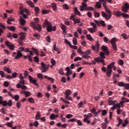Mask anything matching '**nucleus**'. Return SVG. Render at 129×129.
Here are the masks:
<instances>
[{
  "label": "nucleus",
  "instance_id": "1",
  "mask_svg": "<svg viewBox=\"0 0 129 129\" xmlns=\"http://www.w3.org/2000/svg\"><path fill=\"white\" fill-rule=\"evenodd\" d=\"M43 27L44 28H47V32H51V31L55 32L56 31V26H53L52 27V23L47 19L45 20L43 24Z\"/></svg>",
  "mask_w": 129,
  "mask_h": 129
},
{
  "label": "nucleus",
  "instance_id": "2",
  "mask_svg": "<svg viewBox=\"0 0 129 129\" xmlns=\"http://www.w3.org/2000/svg\"><path fill=\"white\" fill-rule=\"evenodd\" d=\"M105 9V11L106 12V13H108V14H106V13H105L104 11H102L101 12V15H102V17L103 18H104L106 20V21H108V20H109V19H110L111 18V11H110L107 7H106Z\"/></svg>",
  "mask_w": 129,
  "mask_h": 129
},
{
  "label": "nucleus",
  "instance_id": "3",
  "mask_svg": "<svg viewBox=\"0 0 129 129\" xmlns=\"http://www.w3.org/2000/svg\"><path fill=\"white\" fill-rule=\"evenodd\" d=\"M100 57H97L95 58V61H96L97 63H99L101 62L102 65L105 66V62H104V60L103 59H105V54L103 52H101L100 53Z\"/></svg>",
  "mask_w": 129,
  "mask_h": 129
},
{
  "label": "nucleus",
  "instance_id": "4",
  "mask_svg": "<svg viewBox=\"0 0 129 129\" xmlns=\"http://www.w3.org/2000/svg\"><path fill=\"white\" fill-rule=\"evenodd\" d=\"M82 55L83 58H85V59H88V58H91L89 55L91 54V50L90 49H88L86 51H84Z\"/></svg>",
  "mask_w": 129,
  "mask_h": 129
},
{
  "label": "nucleus",
  "instance_id": "5",
  "mask_svg": "<svg viewBox=\"0 0 129 129\" xmlns=\"http://www.w3.org/2000/svg\"><path fill=\"white\" fill-rule=\"evenodd\" d=\"M28 79L30 83L34 84V85H36V86H38V85H39V84L37 83V79H34L31 76H28Z\"/></svg>",
  "mask_w": 129,
  "mask_h": 129
},
{
  "label": "nucleus",
  "instance_id": "6",
  "mask_svg": "<svg viewBox=\"0 0 129 129\" xmlns=\"http://www.w3.org/2000/svg\"><path fill=\"white\" fill-rule=\"evenodd\" d=\"M41 68H42V73H45L48 69H49V66L48 64L46 65L44 62H41Z\"/></svg>",
  "mask_w": 129,
  "mask_h": 129
},
{
  "label": "nucleus",
  "instance_id": "7",
  "mask_svg": "<svg viewBox=\"0 0 129 129\" xmlns=\"http://www.w3.org/2000/svg\"><path fill=\"white\" fill-rule=\"evenodd\" d=\"M111 73H112V69H111L110 66H108L106 71V75L107 77H110V76H111Z\"/></svg>",
  "mask_w": 129,
  "mask_h": 129
},
{
  "label": "nucleus",
  "instance_id": "8",
  "mask_svg": "<svg viewBox=\"0 0 129 129\" xmlns=\"http://www.w3.org/2000/svg\"><path fill=\"white\" fill-rule=\"evenodd\" d=\"M108 47L105 45H103L102 46V51H103V52L105 53V54L107 56H108V55H109L110 54L109 51H108Z\"/></svg>",
  "mask_w": 129,
  "mask_h": 129
},
{
  "label": "nucleus",
  "instance_id": "9",
  "mask_svg": "<svg viewBox=\"0 0 129 129\" xmlns=\"http://www.w3.org/2000/svg\"><path fill=\"white\" fill-rule=\"evenodd\" d=\"M20 14L23 15L24 13H26V14H27V15H29V11L27 10L26 9H24V7L23 6H21L19 8Z\"/></svg>",
  "mask_w": 129,
  "mask_h": 129
},
{
  "label": "nucleus",
  "instance_id": "10",
  "mask_svg": "<svg viewBox=\"0 0 129 129\" xmlns=\"http://www.w3.org/2000/svg\"><path fill=\"white\" fill-rule=\"evenodd\" d=\"M5 44L7 47L10 48V50H14L15 49V45L11 44V42H9V41H6Z\"/></svg>",
  "mask_w": 129,
  "mask_h": 129
},
{
  "label": "nucleus",
  "instance_id": "11",
  "mask_svg": "<svg viewBox=\"0 0 129 129\" xmlns=\"http://www.w3.org/2000/svg\"><path fill=\"white\" fill-rule=\"evenodd\" d=\"M92 50L94 51H96V52H99V44L98 42H97L96 44V46L94 45L92 46Z\"/></svg>",
  "mask_w": 129,
  "mask_h": 129
},
{
  "label": "nucleus",
  "instance_id": "12",
  "mask_svg": "<svg viewBox=\"0 0 129 129\" xmlns=\"http://www.w3.org/2000/svg\"><path fill=\"white\" fill-rule=\"evenodd\" d=\"M21 57H23V53L21 52V50H18L17 51V54L16 56H15V59H20Z\"/></svg>",
  "mask_w": 129,
  "mask_h": 129
},
{
  "label": "nucleus",
  "instance_id": "13",
  "mask_svg": "<svg viewBox=\"0 0 129 129\" xmlns=\"http://www.w3.org/2000/svg\"><path fill=\"white\" fill-rule=\"evenodd\" d=\"M17 88H22V89H27V86H25V84L21 85V84L19 83L17 84L16 86Z\"/></svg>",
  "mask_w": 129,
  "mask_h": 129
},
{
  "label": "nucleus",
  "instance_id": "14",
  "mask_svg": "<svg viewBox=\"0 0 129 129\" xmlns=\"http://www.w3.org/2000/svg\"><path fill=\"white\" fill-rule=\"evenodd\" d=\"M114 16H116V17H118V18H120V17H121L122 16V12L120 11H116L114 13Z\"/></svg>",
  "mask_w": 129,
  "mask_h": 129
},
{
  "label": "nucleus",
  "instance_id": "15",
  "mask_svg": "<svg viewBox=\"0 0 129 129\" xmlns=\"http://www.w3.org/2000/svg\"><path fill=\"white\" fill-rule=\"evenodd\" d=\"M50 7L51 8H52L53 11H54V12H56V11H57V4L55 3H51L50 4Z\"/></svg>",
  "mask_w": 129,
  "mask_h": 129
},
{
  "label": "nucleus",
  "instance_id": "16",
  "mask_svg": "<svg viewBox=\"0 0 129 129\" xmlns=\"http://www.w3.org/2000/svg\"><path fill=\"white\" fill-rule=\"evenodd\" d=\"M19 21L20 22L21 25H22V26H24V25H25V23H26V20L25 19H23V17L20 16Z\"/></svg>",
  "mask_w": 129,
  "mask_h": 129
},
{
  "label": "nucleus",
  "instance_id": "17",
  "mask_svg": "<svg viewBox=\"0 0 129 129\" xmlns=\"http://www.w3.org/2000/svg\"><path fill=\"white\" fill-rule=\"evenodd\" d=\"M61 26V30H63V32L64 34V35H66V26H65V25L63 24H60Z\"/></svg>",
  "mask_w": 129,
  "mask_h": 129
},
{
  "label": "nucleus",
  "instance_id": "18",
  "mask_svg": "<svg viewBox=\"0 0 129 129\" xmlns=\"http://www.w3.org/2000/svg\"><path fill=\"white\" fill-rule=\"evenodd\" d=\"M110 99H111V98H109L108 101L109 105H114L115 103H116V101L115 100L111 101L110 100Z\"/></svg>",
  "mask_w": 129,
  "mask_h": 129
},
{
  "label": "nucleus",
  "instance_id": "19",
  "mask_svg": "<svg viewBox=\"0 0 129 129\" xmlns=\"http://www.w3.org/2000/svg\"><path fill=\"white\" fill-rule=\"evenodd\" d=\"M44 78H45V79H48V80H49L50 82H51V83H54V80L53 78H50L47 76H44Z\"/></svg>",
  "mask_w": 129,
  "mask_h": 129
},
{
  "label": "nucleus",
  "instance_id": "20",
  "mask_svg": "<svg viewBox=\"0 0 129 129\" xmlns=\"http://www.w3.org/2000/svg\"><path fill=\"white\" fill-rule=\"evenodd\" d=\"M24 34L25 33L23 32H21L20 33V35H21V36H20V37L19 38L20 41H24V40H25V36Z\"/></svg>",
  "mask_w": 129,
  "mask_h": 129
},
{
  "label": "nucleus",
  "instance_id": "21",
  "mask_svg": "<svg viewBox=\"0 0 129 129\" xmlns=\"http://www.w3.org/2000/svg\"><path fill=\"white\" fill-rule=\"evenodd\" d=\"M40 118H41V113H40V111H38L35 115V119L38 120L40 119Z\"/></svg>",
  "mask_w": 129,
  "mask_h": 129
},
{
  "label": "nucleus",
  "instance_id": "22",
  "mask_svg": "<svg viewBox=\"0 0 129 129\" xmlns=\"http://www.w3.org/2000/svg\"><path fill=\"white\" fill-rule=\"evenodd\" d=\"M114 64H115V62H112L110 64L108 65V66H110L111 68V69H113V70L115 71V69H116V68L115 66H114Z\"/></svg>",
  "mask_w": 129,
  "mask_h": 129
},
{
  "label": "nucleus",
  "instance_id": "23",
  "mask_svg": "<svg viewBox=\"0 0 129 129\" xmlns=\"http://www.w3.org/2000/svg\"><path fill=\"white\" fill-rule=\"evenodd\" d=\"M73 21L74 25H76V24H79L81 22L80 19L74 18Z\"/></svg>",
  "mask_w": 129,
  "mask_h": 129
},
{
  "label": "nucleus",
  "instance_id": "24",
  "mask_svg": "<svg viewBox=\"0 0 129 129\" xmlns=\"http://www.w3.org/2000/svg\"><path fill=\"white\" fill-rule=\"evenodd\" d=\"M21 93H24L25 97H29L30 95H31V93L29 91L26 92V91H22L21 92Z\"/></svg>",
  "mask_w": 129,
  "mask_h": 129
},
{
  "label": "nucleus",
  "instance_id": "25",
  "mask_svg": "<svg viewBox=\"0 0 129 129\" xmlns=\"http://www.w3.org/2000/svg\"><path fill=\"white\" fill-rule=\"evenodd\" d=\"M36 29H34V30H37L38 32H41L42 30V26L40 24H36Z\"/></svg>",
  "mask_w": 129,
  "mask_h": 129
},
{
  "label": "nucleus",
  "instance_id": "26",
  "mask_svg": "<svg viewBox=\"0 0 129 129\" xmlns=\"http://www.w3.org/2000/svg\"><path fill=\"white\" fill-rule=\"evenodd\" d=\"M110 42L112 45H116V38L113 37Z\"/></svg>",
  "mask_w": 129,
  "mask_h": 129
},
{
  "label": "nucleus",
  "instance_id": "27",
  "mask_svg": "<svg viewBox=\"0 0 129 129\" xmlns=\"http://www.w3.org/2000/svg\"><path fill=\"white\" fill-rule=\"evenodd\" d=\"M34 11L36 16H37V15H39V13H40V9L39 8V7H35L34 9Z\"/></svg>",
  "mask_w": 129,
  "mask_h": 129
},
{
  "label": "nucleus",
  "instance_id": "28",
  "mask_svg": "<svg viewBox=\"0 0 129 129\" xmlns=\"http://www.w3.org/2000/svg\"><path fill=\"white\" fill-rule=\"evenodd\" d=\"M74 13L76 15H78L79 16H81V14H80V12L78 11L77 7L75 8Z\"/></svg>",
  "mask_w": 129,
  "mask_h": 129
},
{
  "label": "nucleus",
  "instance_id": "29",
  "mask_svg": "<svg viewBox=\"0 0 129 129\" xmlns=\"http://www.w3.org/2000/svg\"><path fill=\"white\" fill-rule=\"evenodd\" d=\"M7 28L10 31H13V32L16 31V28L15 26H7Z\"/></svg>",
  "mask_w": 129,
  "mask_h": 129
},
{
  "label": "nucleus",
  "instance_id": "30",
  "mask_svg": "<svg viewBox=\"0 0 129 129\" xmlns=\"http://www.w3.org/2000/svg\"><path fill=\"white\" fill-rule=\"evenodd\" d=\"M117 119L118 120V123L117 126H119L120 124H122V120H121V119H120V118H119L118 116L117 117Z\"/></svg>",
  "mask_w": 129,
  "mask_h": 129
},
{
  "label": "nucleus",
  "instance_id": "31",
  "mask_svg": "<svg viewBox=\"0 0 129 129\" xmlns=\"http://www.w3.org/2000/svg\"><path fill=\"white\" fill-rule=\"evenodd\" d=\"M71 93V90L68 89L66 91L64 94L66 96H69Z\"/></svg>",
  "mask_w": 129,
  "mask_h": 129
},
{
  "label": "nucleus",
  "instance_id": "32",
  "mask_svg": "<svg viewBox=\"0 0 129 129\" xmlns=\"http://www.w3.org/2000/svg\"><path fill=\"white\" fill-rule=\"evenodd\" d=\"M121 10L123 13H127L128 12V9L126 8V7H124V6H123L121 8Z\"/></svg>",
  "mask_w": 129,
  "mask_h": 129
},
{
  "label": "nucleus",
  "instance_id": "33",
  "mask_svg": "<svg viewBox=\"0 0 129 129\" xmlns=\"http://www.w3.org/2000/svg\"><path fill=\"white\" fill-rule=\"evenodd\" d=\"M4 71H6L8 73H12V70L10 68H8L7 67H5L4 68Z\"/></svg>",
  "mask_w": 129,
  "mask_h": 129
},
{
  "label": "nucleus",
  "instance_id": "34",
  "mask_svg": "<svg viewBox=\"0 0 129 129\" xmlns=\"http://www.w3.org/2000/svg\"><path fill=\"white\" fill-rule=\"evenodd\" d=\"M96 7L98 9H101V3L100 2H98L96 3Z\"/></svg>",
  "mask_w": 129,
  "mask_h": 129
},
{
  "label": "nucleus",
  "instance_id": "35",
  "mask_svg": "<svg viewBox=\"0 0 129 129\" xmlns=\"http://www.w3.org/2000/svg\"><path fill=\"white\" fill-rule=\"evenodd\" d=\"M84 117H85V118H87V119H88V118H89L90 117H92V114L90 113H88L87 115L85 114Z\"/></svg>",
  "mask_w": 129,
  "mask_h": 129
},
{
  "label": "nucleus",
  "instance_id": "36",
  "mask_svg": "<svg viewBox=\"0 0 129 129\" xmlns=\"http://www.w3.org/2000/svg\"><path fill=\"white\" fill-rule=\"evenodd\" d=\"M0 104H2V105H3V106H6L7 105H8V102H7L6 100L5 101H3L2 102H0Z\"/></svg>",
  "mask_w": 129,
  "mask_h": 129
},
{
  "label": "nucleus",
  "instance_id": "37",
  "mask_svg": "<svg viewBox=\"0 0 129 129\" xmlns=\"http://www.w3.org/2000/svg\"><path fill=\"white\" fill-rule=\"evenodd\" d=\"M27 3L30 7H31V8H34L35 7V5L32 1H27Z\"/></svg>",
  "mask_w": 129,
  "mask_h": 129
},
{
  "label": "nucleus",
  "instance_id": "38",
  "mask_svg": "<svg viewBox=\"0 0 129 129\" xmlns=\"http://www.w3.org/2000/svg\"><path fill=\"white\" fill-rule=\"evenodd\" d=\"M100 24L102 26V27H105L106 26V24H105V22L103 20H100Z\"/></svg>",
  "mask_w": 129,
  "mask_h": 129
},
{
  "label": "nucleus",
  "instance_id": "39",
  "mask_svg": "<svg viewBox=\"0 0 129 129\" xmlns=\"http://www.w3.org/2000/svg\"><path fill=\"white\" fill-rule=\"evenodd\" d=\"M30 25H31V27H32V28H33V29H37V26H36V23H35V22H31Z\"/></svg>",
  "mask_w": 129,
  "mask_h": 129
},
{
  "label": "nucleus",
  "instance_id": "40",
  "mask_svg": "<svg viewBox=\"0 0 129 129\" xmlns=\"http://www.w3.org/2000/svg\"><path fill=\"white\" fill-rule=\"evenodd\" d=\"M86 11H94V8H92V7H87L85 9Z\"/></svg>",
  "mask_w": 129,
  "mask_h": 129
},
{
  "label": "nucleus",
  "instance_id": "41",
  "mask_svg": "<svg viewBox=\"0 0 129 129\" xmlns=\"http://www.w3.org/2000/svg\"><path fill=\"white\" fill-rule=\"evenodd\" d=\"M94 17L95 18H99L100 17V14H99L98 12L95 11L94 12Z\"/></svg>",
  "mask_w": 129,
  "mask_h": 129
},
{
  "label": "nucleus",
  "instance_id": "42",
  "mask_svg": "<svg viewBox=\"0 0 129 129\" xmlns=\"http://www.w3.org/2000/svg\"><path fill=\"white\" fill-rule=\"evenodd\" d=\"M107 127V124L105 122L102 123V129H106Z\"/></svg>",
  "mask_w": 129,
  "mask_h": 129
},
{
  "label": "nucleus",
  "instance_id": "43",
  "mask_svg": "<svg viewBox=\"0 0 129 129\" xmlns=\"http://www.w3.org/2000/svg\"><path fill=\"white\" fill-rule=\"evenodd\" d=\"M88 30L89 32H90V33H94L95 32V31H96L95 29L92 28H88Z\"/></svg>",
  "mask_w": 129,
  "mask_h": 129
},
{
  "label": "nucleus",
  "instance_id": "44",
  "mask_svg": "<svg viewBox=\"0 0 129 129\" xmlns=\"http://www.w3.org/2000/svg\"><path fill=\"white\" fill-rule=\"evenodd\" d=\"M13 99H15L16 101L19 100V98H20V96L16 95L13 97Z\"/></svg>",
  "mask_w": 129,
  "mask_h": 129
},
{
  "label": "nucleus",
  "instance_id": "45",
  "mask_svg": "<svg viewBox=\"0 0 129 129\" xmlns=\"http://www.w3.org/2000/svg\"><path fill=\"white\" fill-rule=\"evenodd\" d=\"M33 37H34V38H36L37 40H39V39H40V37H41V36L38 34L35 33L33 35Z\"/></svg>",
  "mask_w": 129,
  "mask_h": 129
},
{
  "label": "nucleus",
  "instance_id": "46",
  "mask_svg": "<svg viewBox=\"0 0 129 129\" xmlns=\"http://www.w3.org/2000/svg\"><path fill=\"white\" fill-rule=\"evenodd\" d=\"M28 100L31 103H35V100L33 98H29Z\"/></svg>",
  "mask_w": 129,
  "mask_h": 129
},
{
  "label": "nucleus",
  "instance_id": "47",
  "mask_svg": "<svg viewBox=\"0 0 129 129\" xmlns=\"http://www.w3.org/2000/svg\"><path fill=\"white\" fill-rule=\"evenodd\" d=\"M118 86L123 87V86H124L125 85V84L122 82H120L118 83Z\"/></svg>",
  "mask_w": 129,
  "mask_h": 129
},
{
  "label": "nucleus",
  "instance_id": "48",
  "mask_svg": "<svg viewBox=\"0 0 129 129\" xmlns=\"http://www.w3.org/2000/svg\"><path fill=\"white\" fill-rule=\"evenodd\" d=\"M122 16L123 17V18H125L126 19L129 18V15L128 14L123 13H122Z\"/></svg>",
  "mask_w": 129,
  "mask_h": 129
},
{
  "label": "nucleus",
  "instance_id": "49",
  "mask_svg": "<svg viewBox=\"0 0 129 129\" xmlns=\"http://www.w3.org/2000/svg\"><path fill=\"white\" fill-rule=\"evenodd\" d=\"M121 99L124 102H129V99L123 97L121 98Z\"/></svg>",
  "mask_w": 129,
  "mask_h": 129
},
{
  "label": "nucleus",
  "instance_id": "50",
  "mask_svg": "<svg viewBox=\"0 0 129 129\" xmlns=\"http://www.w3.org/2000/svg\"><path fill=\"white\" fill-rule=\"evenodd\" d=\"M53 49L54 51H56V52H58L59 51V48L56 47V43H54L53 47Z\"/></svg>",
  "mask_w": 129,
  "mask_h": 129
},
{
  "label": "nucleus",
  "instance_id": "51",
  "mask_svg": "<svg viewBox=\"0 0 129 129\" xmlns=\"http://www.w3.org/2000/svg\"><path fill=\"white\" fill-rule=\"evenodd\" d=\"M90 25L91 26H93L94 29H95V30H96V29H97V26H96V24H95L94 23L91 22L90 23Z\"/></svg>",
  "mask_w": 129,
  "mask_h": 129
},
{
  "label": "nucleus",
  "instance_id": "52",
  "mask_svg": "<svg viewBox=\"0 0 129 129\" xmlns=\"http://www.w3.org/2000/svg\"><path fill=\"white\" fill-rule=\"evenodd\" d=\"M37 77L42 80L43 79V75L42 74H37Z\"/></svg>",
  "mask_w": 129,
  "mask_h": 129
},
{
  "label": "nucleus",
  "instance_id": "53",
  "mask_svg": "<svg viewBox=\"0 0 129 129\" xmlns=\"http://www.w3.org/2000/svg\"><path fill=\"white\" fill-rule=\"evenodd\" d=\"M51 64H52L53 66H56V61H55V60H54V59H53V58L51 59Z\"/></svg>",
  "mask_w": 129,
  "mask_h": 129
},
{
  "label": "nucleus",
  "instance_id": "54",
  "mask_svg": "<svg viewBox=\"0 0 129 129\" xmlns=\"http://www.w3.org/2000/svg\"><path fill=\"white\" fill-rule=\"evenodd\" d=\"M87 38L88 40H89L90 41H92L93 40V39H92V37H91V36L89 34L87 35Z\"/></svg>",
  "mask_w": 129,
  "mask_h": 129
},
{
  "label": "nucleus",
  "instance_id": "55",
  "mask_svg": "<svg viewBox=\"0 0 129 129\" xmlns=\"http://www.w3.org/2000/svg\"><path fill=\"white\" fill-rule=\"evenodd\" d=\"M73 43L74 45H77V39H76V38H73Z\"/></svg>",
  "mask_w": 129,
  "mask_h": 129
},
{
  "label": "nucleus",
  "instance_id": "56",
  "mask_svg": "<svg viewBox=\"0 0 129 129\" xmlns=\"http://www.w3.org/2000/svg\"><path fill=\"white\" fill-rule=\"evenodd\" d=\"M118 63L119 65L122 66V65H123V60H122V59H119L118 61Z\"/></svg>",
  "mask_w": 129,
  "mask_h": 129
},
{
  "label": "nucleus",
  "instance_id": "57",
  "mask_svg": "<svg viewBox=\"0 0 129 129\" xmlns=\"http://www.w3.org/2000/svg\"><path fill=\"white\" fill-rule=\"evenodd\" d=\"M59 73L60 74V75H64L65 74L64 73V71H63V69H60L59 70Z\"/></svg>",
  "mask_w": 129,
  "mask_h": 129
},
{
  "label": "nucleus",
  "instance_id": "58",
  "mask_svg": "<svg viewBox=\"0 0 129 129\" xmlns=\"http://www.w3.org/2000/svg\"><path fill=\"white\" fill-rule=\"evenodd\" d=\"M62 8H63L65 10H69V7H68V5L67 4H64L62 5Z\"/></svg>",
  "mask_w": 129,
  "mask_h": 129
},
{
  "label": "nucleus",
  "instance_id": "59",
  "mask_svg": "<svg viewBox=\"0 0 129 129\" xmlns=\"http://www.w3.org/2000/svg\"><path fill=\"white\" fill-rule=\"evenodd\" d=\"M72 74V71H70L69 72H67L66 74V76H67L68 77H69V76H70L71 74Z\"/></svg>",
  "mask_w": 129,
  "mask_h": 129
},
{
  "label": "nucleus",
  "instance_id": "60",
  "mask_svg": "<svg viewBox=\"0 0 129 129\" xmlns=\"http://www.w3.org/2000/svg\"><path fill=\"white\" fill-rule=\"evenodd\" d=\"M48 13H49V11H48V10H42V14L43 15H46V14H48Z\"/></svg>",
  "mask_w": 129,
  "mask_h": 129
},
{
  "label": "nucleus",
  "instance_id": "61",
  "mask_svg": "<svg viewBox=\"0 0 129 129\" xmlns=\"http://www.w3.org/2000/svg\"><path fill=\"white\" fill-rule=\"evenodd\" d=\"M18 75V74L17 73H13L12 74V78H17V76Z\"/></svg>",
  "mask_w": 129,
  "mask_h": 129
},
{
  "label": "nucleus",
  "instance_id": "62",
  "mask_svg": "<svg viewBox=\"0 0 129 129\" xmlns=\"http://www.w3.org/2000/svg\"><path fill=\"white\" fill-rule=\"evenodd\" d=\"M19 84H22V85H23V84H25V80H24V79H22V80H20V81H19Z\"/></svg>",
  "mask_w": 129,
  "mask_h": 129
},
{
  "label": "nucleus",
  "instance_id": "63",
  "mask_svg": "<svg viewBox=\"0 0 129 129\" xmlns=\"http://www.w3.org/2000/svg\"><path fill=\"white\" fill-rule=\"evenodd\" d=\"M50 118H51L52 120L55 119V114H51L50 115Z\"/></svg>",
  "mask_w": 129,
  "mask_h": 129
},
{
  "label": "nucleus",
  "instance_id": "64",
  "mask_svg": "<svg viewBox=\"0 0 129 129\" xmlns=\"http://www.w3.org/2000/svg\"><path fill=\"white\" fill-rule=\"evenodd\" d=\"M34 61L36 62V63H39V58L38 56H35L34 58Z\"/></svg>",
  "mask_w": 129,
  "mask_h": 129
}]
</instances>
